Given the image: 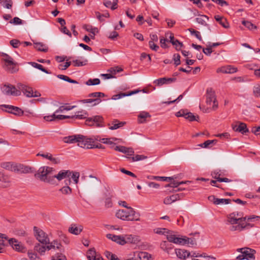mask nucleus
<instances>
[{
  "label": "nucleus",
  "mask_w": 260,
  "mask_h": 260,
  "mask_svg": "<svg viewBox=\"0 0 260 260\" xmlns=\"http://www.w3.org/2000/svg\"><path fill=\"white\" fill-rule=\"evenodd\" d=\"M238 213L233 212L227 216L226 224L230 225L229 230L231 231H242L248 226H253L249 223H244L246 217H240Z\"/></svg>",
  "instance_id": "obj_1"
},
{
  "label": "nucleus",
  "mask_w": 260,
  "mask_h": 260,
  "mask_svg": "<svg viewBox=\"0 0 260 260\" xmlns=\"http://www.w3.org/2000/svg\"><path fill=\"white\" fill-rule=\"evenodd\" d=\"M55 172V170L49 166H43L40 167L35 177L39 178L41 181L45 183L53 184V178L52 175Z\"/></svg>",
  "instance_id": "obj_2"
},
{
  "label": "nucleus",
  "mask_w": 260,
  "mask_h": 260,
  "mask_svg": "<svg viewBox=\"0 0 260 260\" xmlns=\"http://www.w3.org/2000/svg\"><path fill=\"white\" fill-rule=\"evenodd\" d=\"M129 211L119 210L116 213V216L121 220L126 221H140V214L136 212L133 208L129 207Z\"/></svg>",
  "instance_id": "obj_3"
},
{
  "label": "nucleus",
  "mask_w": 260,
  "mask_h": 260,
  "mask_svg": "<svg viewBox=\"0 0 260 260\" xmlns=\"http://www.w3.org/2000/svg\"><path fill=\"white\" fill-rule=\"evenodd\" d=\"M99 137L92 136L90 138H88L81 135H79L78 145L82 148L86 149H91L95 147L94 144V141H98Z\"/></svg>",
  "instance_id": "obj_4"
},
{
  "label": "nucleus",
  "mask_w": 260,
  "mask_h": 260,
  "mask_svg": "<svg viewBox=\"0 0 260 260\" xmlns=\"http://www.w3.org/2000/svg\"><path fill=\"white\" fill-rule=\"evenodd\" d=\"M237 251L240 254L236 256L237 260H254L255 259L254 254L255 250L248 247H243L238 248Z\"/></svg>",
  "instance_id": "obj_5"
},
{
  "label": "nucleus",
  "mask_w": 260,
  "mask_h": 260,
  "mask_svg": "<svg viewBox=\"0 0 260 260\" xmlns=\"http://www.w3.org/2000/svg\"><path fill=\"white\" fill-rule=\"evenodd\" d=\"M2 55L3 60L5 62L6 70L12 73L16 72L18 70L16 68L17 63L14 61L13 58L4 53H3Z\"/></svg>",
  "instance_id": "obj_6"
},
{
  "label": "nucleus",
  "mask_w": 260,
  "mask_h": 260,
  "mask_svg": "<svg viewBox=\"0 0 260 260\" xmlns=\"http://www.w3.org/2000/svg\"><path fill=\"white\" fill-rule=\"evenodd\" d=\"M17 87L20 91H21L28 98H37L40 96L41 95L39 91L37 90L34 91L31 87L25 84L19 83L17 85Z\"/></svg>",
  "instance_id": "obj_7"
},
{
  "label": "nucleus",
  "mask_w": 260,
  "mask_h": 260,
  "mask_svg": "<svg viewBox=\"0 0 260 260\" xmlns=\"http://www.w3.org/2000/svg\"><path fill=\"white\" fill-rule=\"evenodd\" d=\"M206 103L209 106L212 105L213 111L216 110L218 107L215 91L212 88H208L206 93Z\"/></svg>",
  "instance_id": "obj_8"
},
{
  "label": "nucleus",
  "mask_w": 260,
  "mask_h": 260,
  "mask_svg": "<svg viewBox=\"0 0 260 260\" xmlns=\"http://www.w3.org/2000/svg\"><path fill=\"white\" fill-rule=\"evenodd\" d=\"M34 235L37 240L42 244L47 245L49 243V238L42 230L36 226L34 228Z\"/></svg>",
  "instance_id": "obj_9"
},
{
  "label": "nucleus",
  "mask_w": 260,
  "mask_h": 260,
  "mask_svg": "<svg viewBox=\"0 0 260 260\" xmlns=\"http://www.w3.org/2000/svg\"><path fill=\"white\" fill-rule=\"evenodd\" d=\"M167 240L170 242L176 244L184 245L188 242V237H177L176 235L170 233L167 235Z\"/></svg>",
  "instance_id": "obj_10"
},
{
  "label": "nucleus",
  "mask_w": 260,
  "mask_h": 260,
  "mask_svg": "<svg viewBox=\"0 0 260 260\" xmlns=\"http://www.w3.org/2000/svg\"><path fill=\"white\" fill-rule=\"evenodd\" d=\"M103 118L99 115L94 116L92 117L88 118L86 119L85 123L89 126H94L96 127H103Z\"/></svg>",
  "instance_id": "obj_11"
},
{
  "label": "nucleus",
  "mask_w": 260,
  "mask_h": 260,
  "mask_svg": "<svg viewBox=\"0 0 260 260\" xmlns=\"http://www.w3.org/2000/svg\"><path fill=\"white\" fill-rule=\"evenodd\" d=\"M2 90L3 92L7 95L19 96L21 94V91L19 89H17L14 85L11 84L4 85Z\"/></svg>",
  "instance_id": "obj_12"
},
{
  "label": "nucleus",
  "mask_w": 260,
  "mask_h": 260,
  "mask_svg": "<svg viewBox=\"0 0 260 260\" xmlns=\"http://www.w3.org/2000/svg\"><path fill=\"white\" fill-rule=\"evenodd\" d=\"M12 172L16 173H28L31 172V168L22 164L13 162Z\"/></svg>",
  "instance_id": "obj_13"
},
{
  "label": "nucleus",
  "mask_w": 260,
  "mask_h": 260,
  "mask_svg": "<svg viewBox=\"0 0 260 260\" xmlns=\"http://www.w3.org/2000/svg\"><path fill=\"white\" fill-rule=\"evenodd\" d=\"M9 244L13 249L17 252L24 253L26 251V248L24 245L14 238H11L8 240Z\"/></svg>",
  "instance_id": "obj_14"
},
{
  "label": "nucleus",
  "mask_w": 260,
  "mask_h": 260,
  "mask_svg": "<svg viewBox=\"0 0 260 260\" xmlns=\"http://www.w3.org/2000/svg\"><path fill=\"white\" fill-rule=\"evenodd\" d=\"M70 170H60L57 174L52 176V178H53V184L55 183V179H56L58 181H60L63 179L65 180L70 179Z\"/></svg>",
  "instance_id": "obj_15"
},
{
  "label": "nucleus",
  "mask_w": 260,
  "mask_h": 260,
  "mask_svg": "<svg viewBox=\"0 0 260 260\" xmlns=\"http://www.w3.org/2000/svg\"><path fill=\"white\" fill-rule=\"evenodd\" d=\"M1 109L4 110L3 108H6L8 109L5 111L8 113L13 114L17 116H21L23 114V111L19 108L11 105H1Z\"/></svg>",
  "instance_id": "obj_16"
},
{
  "label": "nucleus",
  "mask_w": 260,
  "mask_h": 260,
  "mask_svg": "<svg viewBox=\"0 0 260 260\" xmlns=\"http://www.w3.org/2000/svg\"><path fill=\"white\" fill-rule=\"evenodd\" d=\"M232 127L234 131L241 133L242 134H246L249 132L246 124L243 122H237L235 124H232Z\"/></svg>",
  "instance_id": "obj_17"
},
{
  "label": "nucleus",
  "mask_w": 260,
  "mask_h": 260,
  "mask_svg": "<svg viewBox=\"0 0 260 260\" xmlns=\"http://www.w3.org/2000/svg\"><path fill=\"white\" fill-rule=\"evenodd\" d=\"M208 200L216 205L228 204L231 203V200L229 199H218L214 196H210L208 198Z\"/></svg>",
  "instance_id": "obj_18"
},
{
  "label": "nucleus",
  "mask_w": 260,
  "mask_h": 260,
  "mask_svg": "<svg viewBox=\"0 0 260 260\" xmlns=\"http://www.w3.org/2000/svg\"><path fill=\"white\" fill-rule=\"evenodd\" d=\"M106 237L109 239H111L113 241H114L120 245H123L125 244V241H124V236H117L112 235L111 234H108L106 235Z\"/></svg>",
  "instance_id": "obj_19"
},
{
  "label": "nucleus",
  "mask_w": 260,
  "mask_h": 260,
  "mask_svg": "<svg viewBox=\"0 0 260 260\" xmlns=\"http://www.w3.org/2000/svg\"><path fill=\"white\" fill-rule=\"evenodd\" d=\"M237 69L231 66L222 67L217 69V73H222L224 74H232L236 73Z\"/></svg>",
  "instance_id": "obj_20"
},
{
  "label": "nucleus",
  "mask_w": 260,
  "mask_h": 260,
  "mask_svg": "<svg viewBox=\"0 0 260 260\" xmlns=\"http://www.w3.org/2000/svg\"><path fill=\"white\" fill-rule=\"evenodd\" d=\"M65 185L59 189V191L63 194H70L72 192V189L69 187L71 183V180L70 179L64 181Z\"/></svg>",
  "instance_id": "obj_21"
},
{
  "label": "nucleus",
  "mask_w": 260,
  "mask_h": 260,
  "mask_svg": "<svg viewBox=\"0 0 260 260\" xmlns=\"http://www.w3.org/2000/svg\"><path fill=\"white\" fill-rule=\"evenodd\" d=\"M175 81L176 78H161L154 80V83L156 84L157 86H160L163 84H169Z\"/></svg>",
  "instance_id": "obj_22"
},
{
  "label": "nucleus",
  "mask_w": 260,
  "mask_h": 260,
  "mask_svg": "<svg viewBox=\"0 0 260 260\" xmlns=\"http://www.w3.org/2000/svg\"><path fill=\"white\" fill-rule=\"evenodd\" d=\"M37 155L41 156L44 158H45L50 160L51 162L53 164H58L60 162L59 159H58V158L53 157V155L49 153H39L37 154Z\"/></svg>",
  "instance_id": "obj_23"
},
{
  "label": "nucleus",
  "mask_w": 260,
  "mask_h": 260,
  "mask_svg": "<svg viewBox=\"0 0 260 260\" xmlns=\"http://www.w3.org/2000/svg\"><path fill=\"white\" fill-rule=\"evenodd\" d=\"M175 253L178 258L184 259H185L190 255V253L184 249H176Z\"/></svg>",
  "instance_id": "obj_24"
},
{
  "label": "nucleus",
  "mask_w": 260,
  "mask_h": 260,
  "mask_svg": "<svg viewBox=\"0 0 260 260\" xmlns=\"http://www.w3.org/2000/svg\"><path fill=\"white\" fill-rule=\"evenodd\" d=\"M214 18L223 27L228 28L230 27V24L226 18L219 15H215Z\"/></svg>",
  "instance_id": "obj_25"
},
{
  "label": "nucleus",
  "mask_w": 260,
  "mask_h": 260,
  "mask_svg": "<svg viewBox=\"0 0 260 260\" xmlns=\"http://www.w3.org/2000/svg\"><path fill=\"white\" fill-rule=\"evenodd\" d=\"M47 245L46 248L48 250L56 248L57 249L61 251V245L57 240H53L51 242H50L49 241V243H47Z\"/></svg>",
  "instance_id": "obj_26"
},
{
  "label": "nucleus",
  "mask_w": 260,
  "mask_h": 260,
  "mask_svg": "<svg viewBox=\"0 0 260 260\" xmlns=\"http://www.w3.org/2000/svg\"><path fill=\"white\" fill-rule=\"evenodd\" d=\"M179 200H180L179 194H173L166 197L164 200V203L166 205H170Z\"/></svg>",
  "instance_id": "obj_27"
},
{
  "label": "nucleus",
  "mask_w": 260,
  "mask_h": 260,
  "mask_svg": "<svg viewBox=\"0 0 260 260\" xmlns=\"http://www.w3.org/2000/svg\"><path fill=\"white\" fill-rule=\"evenodd\" d=\"M124 124V122H120L118 120H114L111 123H108V126L110 129L114 130L123 126Z\"/></svg>",
  "instance_id": "obj_28"
},
{
  "label": "nucleus",
  "mask_w": 260,
  "mask_h": 260,
  "mask_svg": "<svg viewBox=\"0 0 260 260\" xmlns=\"http://www.w3.org/2000/svg\"><path fill=\"white\" fill-rule=\"evenodd\" d=\"M140 91V90L137 89V90L130 91L127 93H120L119 94H115V95H113L112 97V99L114 100H116L121 99V98L125 97V96H130L133 94L137 93L139 92Z\"/></svg>",
  "instance_id": "obj_29"
},
{
  "label": "nucleus",
  "mask_w": 260,
  "mask_h": 260,
  "mask_svg": "<svg viewBox=\"0 0 260 260\" xmlns=\"http://www.w3.org/2000/svg\"><path fill=\"white\" fill-rule=\"evenodd\" d=\"M82 226H77L76 224H73L69 228V232L72 234L78 235L82 232Z\"/></svg>",
  "instance_id": "obj_30"
},
{
  "label": "nucleus",
  "mask_w": 260,
  "mask_h": 260,
  "mask_svg": "<svg viewBox=\"0 0 260 260\" xmlns=\"http://www.w3.org/2000/svg\"><path fill=\"white\" fill-rule=\"evenodd\" d=\"M98 141L104 144L111 145L119 143L120 139L116 138H102L99 139Z\"/></svg>",
  "instance_id": "obj_31"
},
{
  "label": "nucleus",
  "mask_w": 260,
  "mask_h": 260,
  "mask_svg": "<svg viewBox=\"0 0 260 260\" xmlns=\"http://www.w3.org/2000/svg\"><path fill=\"white\" fill-rule=\"evenodd\" d=\"M79 135H72L65 137L63 139V141L66 143H76L78 144Z\"/></svg>",
  "instance_id": "obj_32"
},
{
  "label": "nucleus",
  "mask_w": 260,
  "mask_h": 260,
  "mask_svg": "<svg viewBox=\"0 0 260 260\" xmlns=\"http://www.w3.org/2000/svg\"><path fill=\"white\" fill-rule=\"evenodd\" d=\"M212 176L213 178H214V179L217 180V181L220 182H230L231 181V180H230L229 179H228L227 178L220 177V174L218 172H217V171H214L213 172H212Z\"/></svg>",
  "instance_id": "obj_33"
},
{
  "label": "nucleus",
  "mask_w": 260,
  "mask_h": 260,
  "mask_svg": "<svg viewBox=\"0 0 260 260\" xmlns=\"http://www.w3.org/2000/svg\"><path fill=\"white\" fill-rule=\"evenodd\" d=\"M76 107V106H70L69 104H66L64 105L60 106L58 109L55 111V113L63 112L64 111H69Z\"/></svg>",
  "instance_id": "obj_34"
},
{
  "label": "nucleus",
  "mask_w": 260,
  "mask_h": 260,
  "mask_svg": "<svg viewBox=\"0 0 260 260\" xmlns=\"http://www.w3.org/2000/svg\"><path fill=\"white\" fill-rule=\"evenodd\" d=\"M124 240L125 244L127 243L135 244L138 241V238L132 235H126L124 236Z\"/></svg>",
  "instance_id": "obj_35"
},
{
  "label": "nucleus",
  "mask_w": 260,
  "mask_h": 260,
  "mask_svg": "<svg viewBox=\"0 0 260 260\" xmlns=\"http://www.w3.org/2000/svg\"><path fill=\"white\" fill-rule=\"evenodd\" d=\"M34 47L38 51L42 52H47L48 51V47L43 43H34Z\"/></svg>",
  "instance_id": "obj_36"
},
{
  "label": "nucleus",
  "mask_w": 260,
  "mask_h": 260,
  "mask_svg": "<svg viewBox=\"0 0 260 260\" xmlns=\"http://www.w3.org/2000/svg\"><path fill=\"white\" fill-rule=\"evenodd\" d=\"M88 116V113L84 110L77 111L75 115H73L74 119H85Z\"/></svg>",
  "instance_id": "obj_37"
},
{
  "label": "nucleus",
  "mask_w": 260,
  "mask_h": 260,
  "mask_svg": "<svg viewBox=\"0 0 260 260\" xmlns=\"http://www.w3.org/2000/svg\"><path fill=\"white\" fill-rule=\"evenodd\" d=\"M170 42L172 44V45L176 46V48L177 50H179L180 48L183 46V44L181 42H180L178 40H175L173 35H171L170 36Z\"/></svg>",
  "instance_id": "obj_38"
},
{
  "label": "nucleus",
  "mask_w": 260,
  "mask_h": 260,
  "mask_svg": "<svg viewBox=\"0 0 260 260\" xmlns=\"http://www.w3.org/2000/svg\"><path fill=\"white\" fill-rule=\"evenodd\" d=\"M208 17L204 15H199L198 17L196 18V21L201 25H207V24L206 21L208 20Z\"/></svg>",
  "instance_id": "obj_39"
},
{
  "label": "nucleus",
  "mask_w": 260,
  "mask_h": 260,
  "mask_svg": "<svg viewBox=\"0 0 260 260\" xmlns=\"http://www.w3.org/2000/svg\"><path fill=\"white\" fill-rule=\"evenodd\" d=\"M149 256L150 255L147 252L136 251V256L138 257L139 260H148Z\"/></svg>",
  "instance_id": "obj_40"
},
{
  "label": "nucleus",
  "mask_w": 260,
  "mask_h": 260,
  "mask_svg": "<svg viewBox=\"0 0 260 260\" xmlns=\"http://www.w3.org/2000/svg\"><path fill=\"white\" fill-rule=\"evenodd\" d=\"M80 177V173L78 172L71 171V175H70V179H73L75 184H77L79 182V179Z\"/></svg>",
  "instance_id": "obj_41"
},
{
  "label": "nucleus",
  "mask_w": 260,
  "mask_h": 260,
  "mask_svg": "<svg viewBox=\"0 0 260 260\" xmlns=\"http://www.w3.org/2000/svg\"><path fill=\"white\" fill-rule=\"evenodd\" d=\"M149 179H155L159 181H172L173 178L172 177H159V176H149L147 177Z\"/></svg>",
  "instance_id": "obj_42"
},
{
  "label": "nucleus",
  "mask_w": 260,
  "mask_h": 260,
  "mask_svg": "<svg viewBox=\"0 0 260 260\" xmlns=\"http://www.w3.org/2000/svg\"><path fill=\"white\" fill-rule=\"evenodd\" d=\"M34 249L41 255H44L47 250V248L46 246L41 245L40 244H37L35 245Z\"/></svg>",
  "instance_id": "obj_43"
},
{
  "label": "nucleus",
  "mask_w": 260,
  "mask_h": 260,
  "mask_svg": "<svg viewBox=\"0 0 260 260\" xmlns=\"http://www.w3.org/2000/svg\"><path fill=\"white\" fill-rule=\"evenodd\" d=\"M150 115L148 112H141L138 116L139 122L141 123H144L145 122V119L147 117H150Z\"/></svg>",
  "instance_id": "obj_44"
},
{
  "label": "nucleus",
  "mask_w": 260,
  "mask_h": 260,
  "mask_svg": "<svg viewBox=\"0 0 260 260\" xmlns=\"http://www.w3.org/2000/svg\"><path fill=\"white\" fill-rule=\"evenodd\" d=\"M242 23L250 30L257 29V26L250 21L243 20Z\"/></svg>",
  "instance_id": "obj_45"
},
{
  "label": "nucleus",
  "mask_w": 260,
  "mask_h": 260,
  "mask_svg": "<svg viewBox=\"0 0 260 260\" xmlns=\"http://www.w3.org/2000/svg\"><path fill=\"white\" fill-rule=\"evenodd\" d=\"M147 156L144 155H136L135 156L133 157H127L132 162H135L137 161H140L147 158Z\"/></svg>",
  "instance_id": "obj_46"
},
{
  "label": "nucleus",
  "mask_w": 260,
  "mask_h": 260,
  "mask_svg": "<svg viewBox=\"0 0 260 260\" xmlns=\"http://www.w3.org/2000/svg\"><path fill=\"white\" fill-rule=\"evenodd\" d=\"M96 252L94 249H90L87 252V257L88 260H95Z\"/></svg>",
  "instance_id": "obj_47"
},
{
  "label": "nucleus",
  "mask_w": 260,
  "mask_h": 260,
  "mask_svg": "<svg viewBox=\"0 0 260 260\" xmlns=\"http://www.w3.org/2000/svg\"><path fill=\"white\" fill-rule=\"evenodd\" d=\"M28 63L29 64L31 65L33 67L37 68L46 74L50 73L49 72H48V71L47 70H46L45 69H44L43 68V67L40 64L37 63L35 62H29Z\"/></svg>",
  "instance_id": "obj_48"
},
{
  "label": "nucleus",
  "mask_w": 260,
  "mask_h": 260,
  "mask_svg": "<svg viewBox=\"0 0 260 260\" xmlns=\"http://www.w3.org/2000/svg\"><path fill=\"white\" fill-rule=\"evenodd\" d=\"M216 142V140H207L204 143L199 144V146L202 148H208L210 147V145L215 144Z\"/></svg>",
  "instance_id": "obj_49"
},
{
  "label": "nucleus",
  "mask_w": 260,
  "mask_h": 260,
  "mask_svg": "<svg viewBox=\"0 0 260 260\" xmlns=\"http://www.w3.org/2000/svg\"><path fill=\"white\" fill-rule=\"evenodd\" d=\"M81 102H82V103H84V104L92 103L94 102V103L93 105H96L101 102V100L100 99H89L81 100Z\"/></svg>",
  "instance_id": "obj_50"
},
{
  "label": "nucleus",
  "mask_w": 260,
  "mask_h": 260,
  "mask_svg": "<svg viewBox=\"0 0 260 260\" xmlns=\"http://www.w3.org/2000/svg\"><path fill=\"white\" fill-rule=\"evenodd\" d=\"M100 83V80L98 78L89 79L86 82V84L89 86L96 85Z\"/></svg>",
  "instance_id": "obj_51"
},
{
  "label": "nucleus",
  "mask_w": 260,
  "mask_h": 260,
  "mask_svg": "<svg viewBox=\"0 0 260 260\" xmlns=\"http://www.w3.org/2000/svg\"><path fill=\"white\" fill-rule=\"evenodd\" d=\"M4 239H7V237L5 234H0V253L3 252V247L5 245Z\"/></svg>",
  "instance_id": "obj_52"
},
{
  "label": "nucleus",
  "mask_w": 260,
  "mask_h": 260,
  "mask_svg": "<svg viewBox=\"0 0 260 260\" xmlns=\"http://www.w3.org/2000/svg\"><path fill=\"white\" fill-rule=\"evenodd\" d=\"M58 78L62 79L64 81H67L72 83H78L77 81L73 79H70L68 76L63 75H58L57 76Z\"/></svg>",
  "instance_id": "obj_53"
},
{
  "label": "nucleus",
  "mask_w": 260,
  "mask_h": 260,
  "mask_svg": "<svg viewBox=\"0 0 260 260\" xmlns=\"http://www.w3.org/2000/svg\"><path fill=\"white\" fill-rule=\"evenodd\" d=\"M51 260H67L64 255L61 253H57L51 257Z\"/></svg>",
  "instance_id": "obj_54"
},
{
  "label": "nucleus",
  "mask_w": 260,
  "mask_h": 260,
  "mask_svg": "<svg viewBox=\"0 0 260 260\" xmlns=\"http://www.w3.org/2000/svg\"><path fill=\"white\" fill-rule=\"evenodd\" d=\"M83 27L86 31H89L90 33L98 32V29L96 27H93L92 26L90 25L85 24L83 26Z\"/></svg>",
  "instance_id": "obj_55"
},
{
  "label": "nucleus",
  "mask_w": 260,
  "mask_h": 260,
  "mask_svg": "<svg viewBox=\"0 0 260 260\" xmlns=\"http://www.w3.org/2000/svg\"><path fill=\"white\" fill-rule=\"evenodd\" d=\"M13 162H4L1 163V167L7 170L12 171Z\"/></svg>",
  "instance_id": "obj_56"
},
{
  "label": "nucleus",
  "mask_w": 260,
  "mask_h": 260,
  "mask_svg": "<svg viewBox=\"0 0 260 260\" xmlns=\"http://www.w3.org/2000/svg\"><path fill=\"white\" fill-rule=\"evenodd\" d=\"M188 30L190 31V34L192 35L195 36V37L199 39L200 41L202 40V37L201 36L200 32L198 31H197L193 28H188Z\"/></svg>",
  "instance_id": "obj_57"
},
{
  "label": "nucleus",
  "mask_w": 260,
  "mask_h": 260,
  "mask_svg": "<svg viewBox=\"0 0 260 260\" xmlns=\"http://www.w3.org/2000/svg\"><path fill=\"white\" fill-rule=\"evenodd\" d=\"M2 5L7 9H11L12 6V0H4L1 2Z\"/></svg>",
  "instance_id": "obj_58"
},
{
  "label": "nucleus",
  "mask_w": 260,
  "mask_h": 260,
  "mask_svg": "<svg viewBox=\"0 0 260 260\" xmlns=\"http://www.w3.org/2000/svg\"><path fill=\"white\" fill-rule=\"evenodd\" d=\"M185 119H188L190 121H198L199 119V117L197 116V118L191 112L186 113V116L185 117Z\"/></svg>",
  "instance_id": "obj_59"
},
{
  "label": "nucleus",
  "mask_w": 260,
  "mask_h": 260,
  "mask_svg": "<svg viewBox=\"0 0 260 260\" xmlns=\"http://www.w3.org/2000/svg\"><path fill=\"white\" fill-rule=\"evenodd\" d=\"M27 255L30 260H41L37 254L33 253L30 251L27 252Z\"/></svg>",
  "instance_id": "obj_60"
},
{
  "label": "nucleus",
  "mask_w": 260,
  "mask_h": 260,
  "mask_svg": "<svg viewBox=\"0 0 260 260\" xmlns=\"http://www.w3.org/2000/svg\"><path fill=\"white\" fill-rule=\"evenodd\" d=\"M104 96V93L100 92H92L88 95L89 97L95 98V99H99L100 98Z\"/></svg>",
  "instance_id": "obj_61"
},
{
  "label": "nucleus",
  "mask_w": 260,
  "mask_h": 260,
  "mask_svg": "<svg viewBox=\"0 0 260 260\" xmlns=\"http://www.w3.org/2000/svg\"><path fill=\"white\" fill-rule=\"evenodd\" d=\"M10 43L14 48H18L21 44H22V42L16 39H13L11 40Z\"/></svg>",
  "instance_id": "obj_62"
},
{
  "label": "nucleus",
  "mask_w": 260,
  "mask_h": 260,
  "mask_svg": "<svg viewBox=\"0 0 260 260\" xmlns=\"http://www.w3.org/2000/svg\"><path fill=\"white\" fill-rule=\"evenodd\" d=\"M253 93L255 96H260V85H257L253 87Z\"/></svg>",
  "instance_id": "obj_63"
},
{
  "label": "nucleus",
  "mask_w": 260,
  "mask_h": 260,
  "mask_svg": "<svg viewBox=\"0 0 260 260\" xmlns=\"http://www.w3.org/2000/svg\"><path fill=\"white\" fill-rule=\"evenodd\" d=\"M174 64L177 66L180 64V56L179 54H174L173 55Z\"/></svg>",
  "instance_id": "obj_64"
}]
</instances>
